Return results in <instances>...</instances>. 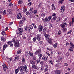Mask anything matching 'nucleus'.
<instances>
[{"label":"nucleus","instance_id":"f257e3e1","mask_svg":"<svg viewBox=\"0 0 74 74\" xmlns=\"http://www.w3.org/2000/svg\"><path fill=\"white\" fill-rule=\"evenodd\" d=\"M44 36L46 38V40H48V41L49 43L51 44H52V39L49 38V34H45Z\"/></svg>","mask_w":74,"mask_h":74},{"label":"nucleus","instance_id":"f03ea898","mask_svg":"<svg viewBox=\"0 0 74 74\" xmlns=\"http://www.w3.org/2000/svg\"><path fill=\"white\" fill-rule=\"evenodd\" d=\"M14 46L16 48L18 47L19 46V42L18 41H15V38H13L12 41V42H14Z\"/></svg>","mask_w":74,"mask_h":74},{"label":"nucleus","instance_id":"7ed1b4c3","mask_svg":"<svg viewBox=\"0 0 74 74\" xmlns=\"http://www.w3.org/2000/svg\"><path fill=\"white\" fill-rule=\"evenodd\" d=\"M21 66L22 67V68L21 70L23 72V71H25V73H27V66H26L25 65L23 66Z\"/></svg>","mask_w":74,"mask_h":74},{"label":"nucleus","instance_id":"20e7f679","mask_svg":"<svg viewBox=\"0 0 74 74\" xmlns=\"http://www.w3.org/2000/svg\"><path fill=\"white\" fill-rule=\"evenodd\" d=\"M22 66H18V68L15 70V72L16 74H17L18 73L19 71V70H20V71L21 72V70L22 71L21 69H22Z\"/></svg>","mask_w":74,"mask_h":74},{"label":"nucleus","instance_id":"39448f33","mask_svg":"<svg viewBox=\"0 0 74 74\" xmlns=\"http://www.w3.org/2000/svg\"><path fill=\"white\" fill-rule=\"evenodd\" d=\"M67 25V23H66L65 22H64L61 25V27H62V28H64V27H66L65 25Z\"/></svg>","mask_w":74,"mask_h":74},{"label":"nucleus","instance_id":"423d86ee","mask_svg":"<svg viewBox=\"0 0 74 74\" xmlns=\"http://www.w3.org/2000/svg\"><path fill=\"white\" fill-rule=\"evenodd\" d=\"M36 39H37L39 41L41 40V36L40 35H37V37H36Z\"/></svg>","mask_w":74,"mask_h":74},{"label":"nucleus","instance_id":"0eeeda50","mask_svg":"<svg viewBox=\"0 0 74 74\" xmlns=\"http://www.w3.org/2000/svg\"><path fill=\"white\" fill-rule=\"evenodd\" d=\"M43 29V27L41 26V25H39L38 29L39 31H42Z\"/></svg>","mask_w":74,"mask_h":74},{"label":"nucleus","instance_id":"6e6552de","mask_svg":"<svg viewBox=\"0 0 74 74\" xmlns=\"http://www.w3.org/2000/svg\"><path fill=\"white\" fill-rule=\"evenodd\" d=\"M60 11L61 12H63L64 11V6H62L61 7Z\"/></svg>","mask_w":74,"mask_h":74},{"label":"nucleus","instance_id":"1a4fd4ad","mask_svg":"<svg viewBox=\"0 0 74 74\" xmlns=\"http://www.w3.org/2000/svg\"><path fill=\"white\" fill-rule=\"evenodd\" d=\"M7 11L9 12V13L10 14H12L13 13V11L11 9H7Z\"/></svg>","mask_w":74,"mask_h":74},{"label":"nucleus","instance_id":"9d476101","mask_svg":"<svg viewBox=\"0 0 74 74\" xmlns=\"http://www.w3.org/2000/svg\"><path fill=\"white\" fill-rule=\"evenodd\" d=\"M32 68L35 69H37V70H38V66L36 65H33L32 66Z\"/></svg>","mask_w":74,"mask_h":74},{"label":"nucleus","instance_id":"9b49d317","mask_svg":"<svg viewBox=\"0 0 74 74\" xmlns=\"http://www.w3.org/2000/svg\"><path fill=\"white\" fill-rule=\"evenodd\" d=\"M41 51L40 49H38V50L36 51L35 52L36 54H37V55H38L39 53H41Z\"/></svg>","mask_w":74,"mask_h":74},{"label":"nucleus","instance_id":"f8f14e48","mask_svg":"<svg viewBox=\"0 0 74 74\" xmlns=\"http://www.w3.org/2000/svg\"><path fill=\"white\" fill-rule=\"evenodd\" d=\"M19 14H18L17 18L18 19H21L22 18V16H21V13H19Z\"/></svg>","mask_w":74,"mask_h":74},{"label":"nucleus","instance_id":"ddd939ff","mask_svg":"<svg viewBox=\"0 0 74 74\" xmlns=\"http://www.w3.org/2000/svg\"><path fill=\"white\" fill-rule=\"evenodd\" d=\"M29 27L30 28V29H29V31H31V30L33 29V26H32V25H29Z\"/></svg>","mask_w":74,"mask_h":74},{"label":"nucleus","instance_id":"4468645a","mask_svg":"<svg viewBox=\"0 0 74 74\" xmlns=\"http://www.w3.org/2000/svg\"><path fill=\"white\" fill-rule=\"evenodd\" d=\"M27 30H29V29L28 28V27L26 26L24 27V31L26 32V31H27Z\"/></svg>","mask_w":74,"mask_h":74},{"label":"nucleus","instance_id":"2eb2a0df","mask_svg":"<svg viewBox=\"0 0 74 74\" xmlns=\"http://www.w3.org/2000/svg\"><path fill=\"white\" fill-rule=\"evenodd\" d=\"M42 59L43 60H45V61H46L47 60V58L45 56L43 57L42 58Z\"/></svg>","mask_w":74,"mask_h":74},{"label":"nucleus","instance_id":"dca6fc26","mask_svg":"<svg viewBox=\"0 0 74 74\" xmlns=\"http://www.w3.org/2000/svg\"><path fill=\"white\" fill-rule=\"evenodd\" d=\"M52 8L53 10H56V8L55 7V6H54V5L52 4Z\"/></svg>","mask_w":74,"mask_h":74},{"label":"nucleus","instance_id":"f3484780","mask_svg":"<svg viewBox=\"0 0 74 74\" xmlns=\"http://www.w3.org/2000/svg\"><path fill=\"white\" fill-rule=\"evenodd\" d=\"M30 63H31V64H32L33 65H34V64H35V62H34V61L33 60H30Z\"/></svg>","mask_w":74,"mask_h":74},{"label":"nucleus","instance_id":"a211bd4d","mask_svg":"<svg viewBox=\"0 0 74 74\" xmlns=\"http://www.w3.org/2000/svg\"><path fill=\"white\" fill-rule=\"evenodd\" d=\"M33 8H30V11H31L30 13H31V14H32V13H33Z\"/></svg>","mask_w":74,"mask_h":74},{"label":"nucleus","instance_id":"6ab92c4d","mask_svg":"<svg viewBox=\"0 0 74 74\" xmlns=\"http://www.w3.org/2000/svg\"><path fill=\"white\" fill-rule=\"evenodd\" d=\"M18 31L19 32H23V29L19 28L18 29Z\"/></svg>","mask_w":74,"mask_h":74},{"label":"nucleus","instance_id":"aec40b11","mask_svg":"<svg viewBox=\"0 0 74 74\" xmlns=\"http://www.w3.org/2000/svg\"><path fill=\"white\" fill-rule=\"evenodd\" d=\"M1 40L2 41H3L4 42L5 41V38H3V37H2L1 38Z\"/></svg>","mask_w":74,"mask_h":74},{"label":"nucleus","instance_id":"412c9836","mask_svg":"<svg viewBox=\"0 0 74 74\" xmlns=\"http://www.w3.org/2000/svg\"><path fill=\"white\" fill-rule=\"evenodd\" d=\"M63 32H67V28H64L62 29Z\"/></svg>","mask_w":74,"mask_h":74},{"label":"nucleus","instance_id":"4be33fe9","mask_svg":"<svg viewBox=\"0 0 74 74\" xmlns=\"http://www.w3.org/2000/svg\"><path fill=\"white\" fill-rule=\"evenodd\" d=\"M56 62H62V59L60 58V59L57 60Z\"/></svg>","mask_w":74,"mask_h":74},{"label":"nucleus","instance_id":"5701e85b","mask_svg":"<svg viewBox=\"0 0 74 74\" xmlns=\"http://www.w3.org/2000/svg\"><path fill=\"white\" fill-rule=\"evenodd\" d=\"M56 74H60V71L58 70L56 71Z\"/></svg>","mask_w":74,"mask_h":74},{"label":"nucleus","instance_id":"b1692460","mask_svg":"<svg viewBox=\"0 0 74 74\" xmlns=\"http://www.w3.org/2000/svg\"><path fill=\"white\" fill-rule=\"evenodd\" d=\"M23 3V1H22L21 0H19V1H18V4H22Z\"/></svg>","mask_w":74,"mask_h":74},{"label":"nucleus","instance_id":"393cba45","mask_svg":"<svg viewBox=\"0 0 74 74\" xmlns=\"http://www.w3.org/2000/svg\"><path fill=\"white\" fill-rule=\"evenodd\" d=\"M29 55L32 56H33V53L29 51Z\"/></svg>","mask_w":74,"mask_h":74},{"label":"nucleus","instance_id":"a878e982","mask_svg":"<svg viewBox=\"0 0 74 74\" xmlns=\"http://www.w3.org/2000/svg\"><path fill=\"white\" fill-rule=\"evenodd\" d=\"M25 57L24 56L23 57L22 61L23 63H25Z\"/></svg>","mask_w":74,"mask_h":74},{"label":"nucleus","instance_id":"bb28decb","mask_svg":"<svg viewBox=\"0 0 74 74\" xmlns=\"http://www.w3.org/2000/svg\"><path fill=\"white\" fill-rule=\"evenodd\" d=\"M38 56L39 59H41V58L42 56V54L40 53L38 54Z\"/></svg>","mask_w":74,"mask_h":74},{"label":"nucleus","instance_id":"cd10ccee","mask_svg":"<svg viewBox=\"0 0 74 74\" xmlns=\"http://www.w3.org/2000/svg\"><path fill=\"white\" fill-rule=\"evenodd\" d=\"M23 12H25L27 11V9L26 8H24L23 9Z\"/></svg>","mask_w":74,"mask_h":74},{"label":"nucleus","instance_id":"c85d7f7f","mask_svg":"<svg viewBox=\"0 0 74 74\" xmlns=\"http://www.w3.org/2000/svg\"><path fill=\"white\" fill-rule=\"evenodd\" d=\"M3 68H7V66L6 65L4 64H3Z\"/></svg>","mask_w":74,"mask_h":74},{"label":"nucleus","instance_id":"c756f323","mask_svg":"<svg viewBox=\"0 0 74 74\" xmlns=\"http://www.w3.org/2000/svg\"><path fill=\"white\" fill-rule=\"evenodd\" d=\"M57 46L58 44H57V43H56L53 45V47L54 48H56V47H57Z\"/></svg>","mask_w":74,"mask_h":74},{"label":"nucleus","instance_id":"7c9ffc66","mask_svg":"<svg viewBox=\"0 0 74 74\" xmlns=\"http://www.w3.org/2000/svg\"><path fill=\"white\" fill-rule=\"evenodd\" d=\"M20 24H21V25L22 24H23V21L22 20H21L19 22Z\"/></svg>","mask_w":74,"mask_h":74},{"label":"nucleus","instance_id":"2f4dec72","mask_svg":"<svg viewBox=\"0 0 74 74\" xmlns=\"http://www.w3.org/2000/svg\"><path fill=\"white\" fill-rule=\"evenodd\" d=\"M70 44L71 45V47H73V48H74V45L73 43L72 42H70Z\"/></svg>","mask_w":74,"mask_h":74},{"label":"nucleus","instance_id":"473e14b6","mask_svg":"<svg viewBox=\"0 0 74 74\" xmlns=\"http://www.w3.org/2000/svg\"><path fill=\"white\" fill-rule=\"evenodd\" d=\"M70 44L71 45V47H73V48H74V45L73 43L72 42H70Z\"/></svg>","mask_w":74,"mask_h":74},{"label":"nucleus","instance_id":"72a5a7b5","mask_svg":"<svg viewBox=\"0 0 74 74\" xmlns=\"http://www.w3.org/2000/svg\"><path fill=\"white\" fill-rule=\"evenodd\" d=\"M4 34H5V31H3L1 32V34L2 35H4Z\"/></svg>","mask_w":74,"mask_h":74},{"label":"nucleus","instance_id":"f704fd0d","mask_svg":"<svg viewBox=\"0 0 74 74\" xmlns=\"http://www.w3.org/2000/svg\"><path fill=\"white\" fill-rule=\"evenodd\" d=\"M73 24V23H72V22H71V21H70V22L69 23V25L71 26V25H72Z\"/></svg>","mask_w":74,"mask_h":74},{"label":"nucleus","instance_id":"c9c22d12","mask_svg":"<svg viewBox=\"0 0 74 74\" xmlns=\"http://www.w3.org/2000/svg\"><path fill=\"white\" fill-rule=\"evenodd\" d=\"M37 10H34V14H35V15H36L37 14Z\"/></svg>","mask_w":74,"mask_h":74},{"label":"nucleus","instance_id":"e433bc0d","mask_svg":"<svg viewBox=\"0 0 74 74\" xmlns=\"http://www.w3.org/2000/svg\"><path fill=\"white\" fill-rule=\"evenodd\" d=\"M32 25H33V26H34V27L35 29H36V28H37V27L36 26L35 24L32 23Z\"/></svg>","mask_w":74,"mask_h":74},{"label":"nucleus","instance_id":"4c0bfd02","mask_svg":"<svg viewBox=\"0 0 74 74\" xmlns=\"http://www.w3.org/2000/svg\"><path fill=\"white\" fill-rule=\"evenodd\" d=\"M3 15H5L6 14V10H5L3 12Z\"/></svg>","mask_w":74,"mask_h":74},{"label":"nucleus","instance_id":"58836bf2","mask_svg":"<svg viewBox=\"0 0 74 74\" xmlns=\"http://www.w3.org/2000/svg\"><path fill=\"white\" fill-rule=\"evenodd\" d=\"M21 73H19L18 74H25V73L23 71H20Z\"/></svg>","mask_w":74,"mask_h":74},{"label":"nucleus","instance_id":"ea45409f","mask_svg":"<svg viewBox=\"0 0 74 74\" xmlns=\"http://www.w3.org/2000/svg\"><path fill=\"white\" fill-rule=\"evenodd\" d=\"M45 16V14L44 13H42L41 14V16Z\"/></svg>","mask_w":74,"mask_h":74},{"label":"nucleus","instance_id":"a19ab883","mask_svg":"<svg viewBox=\"0 0 74 74\" xmlns=\"http://www.w3.org/2000/svg\"><path fill=\"white\" fill-rule=\"evenodd\" d=\"M53 55V53H52V52H51V53L50 56V58H52Z\"/></svg>","mask_w":74,"mask_h":74},{"label":"nucleus","instance_id":"79ce46f5","mask_svg":"<svg viewBox=\"0 0 74 74\" xmlns=\"http://www.w3.org/2000/svg\"><path fill=\"white\" fill-rule=\"evenodd\" d=\"M70 51L71 52L73 51V48L71 47L69 49Z\"/></svg>","mask_w":74,"mask_h":74},{"label":"nucleus","instance_id":"37998d69","mask_svg":"<svg viewBox=\"0 0 74 74\" xmlns=\"http://www.w3.org/2000/svg\"><path fill=\"white\" fill-rule=\"evenodd\" d=\"M32 4H33V3H32L29 2L28 3V5H32Z\"/></svg>","mask_w":74,"mask_h":74},{"label":"nucleus","instance_id":"c03bdc74","mask_svg":"<svg viewBox=\"0 0 74 74\" xmlns=\"http://www.w3.org/2000/svg\"><path fill=\"white\" fill-rule=\"evenodd\" d=\"M48 62L49 63H51V64H53V62L52 61L49 60Z\"/></svg>","mask_w":74,"mask_h":74},{"label":"nucleus","instance_id":"a18cd8bd","mask_svg":"<svg viewBox=\"0 0 74 74\" xmlns=\"http://www.w3.org/2000/svg\"><path fill=\"white\" fill-rule=\"evenodd\" d=\"M22 21H23V22L24 21H26V18H25V17L23 18L22 19Z\"/></svg>","mask_w":74,"mask_h":74},{"label":"nucleus","instance_id":"49530a36","mask_svg":"<svg viewBox=\"0 0 74 74\" xmlns=\"http://www.w3.org/2000/svg\"><path fill=\"white\" fill-rule=\"evenodd\" d=\"M25 14L27 15H29V14H30V13H29V12H27Z\"/></svg>","mask_w":74,"mask_h":74},{"label":"nucleus","instance_id":"de8ad7c7","mask_svg":"<svg viewBox=\"0 0 74 74\" xmlns=\"http://www.w3.org/2000/svg\"><path fill=\"white\" fill-rule=\"evenodd\" d=\"M5 49V45H4L3 48V52L4 51Z\"/></svg>","mask_w":74,"mask_h":74},{"label":"nucleus","instance_id":"09e8293b","mask_svg":"<svg viewBox=\"0 0 74 74\" xmlns=\"http://www.w3.org/2000/svg\"><path fill=\"white\" fill-rule=\"evenodd\" d=\"M29 53L28 52H27L25 53L26 56H28V55H29Z\"/></svg>","mask_w":74,"mask_h":74},{"label":"nucleus","instance_id":"8fccbe9b","mask_svg":"<svg viewBox=\"0 0 74 74\" xmlns=\"http://www.w3.org/2000/svg\"><path fill=\"white\" fill-rule=\"evenodd\" d=\"M40 62V59H38L37 60V63H39Z\"/></svg>","mask_w":74,"mask_h":74},{"label":"nucleus","instance_id":"3c124183","mask_svg":"<svg viewBox=\"0 0 74 74\" xmlns=\"http://www.w3.org/2000/svg\"><path fill=\"white\" fill-rule=\"evenodd\" d=\"M41 5H42L41 3H40L38 6V8H40L41 7Z\"/></svg>","mask_w":74,"mask_h":74},{"label":"nucleus","instance_id":"603ef678","mask_svg":"<svg viewBox=\"0 0 74 74\" xmlns=\"http://www.w3.org/2000/svg\"><path fill=\"white\" fill-rule=\"evenodd\" d=\"M57 21L58 22H59L60 21V18L58 17L57 18Z\"/></svg>","mask_w":74,"mask_h":74},{"label":"nucleus","instance_id":"864d4df0","mask_svg":"<svg viewBox=\"0 0 74 74\" xmlns=\"http://www.w3.org/2000/svg\"><path fill=\"white\" fill-rule=\"evenodd\" d=\"M51 18H52V16H50L49 17L48 19H49V21H50L51 19Z\"/></svg>","mask_w":74,"mask_h":74},{"label":"nucleus","instance_id":"5fc2aeb1","mask_svg":"<svg viewBox=\"0 0 74 74\" xmlns=\"http://www.w3.org/2000/svg\"><path fill=\"white\" fill-rule=\"evenodd\" d=\"M45 22L46 21L47 22L48 21V17H46L45 18Z\"/></svg>","mask_w":74,"mask_h":74},{"label":"nucleus","instance_id":"6e6d98bb","mask_svg":"<svg viewBox=\"0 0 74 74\" xmlns=\"http://www.w3.org/2000/svg\"><path fill=\"white\" fill-rule=\"evenodd\" d=\"M21 50L18 51H17L18 54H21Z\"/></svg>","mask_w":74,"mask_h":74},{"label":"nucleus","instance_id":"4d7b16f0","mask_svg":"<svg viewBox=\"0 0 74 74\" xmlns=\"http://www.w3.org/2000/svg\"><path fill=\"white\" fill-rule=\"evenodd\" d=\"M61 33H62V32H61V31L60 30L59 31L58 33V35H60V34H61Z\"/></svg>","mask_w":74,"mask_h":74},{"label":"nucleus","instance_id":"13d9d810","mask_svg":"<svg viewBox=\"0 0 74 74\" xmlns=\"http://www.w3.org/2000/svg\"><path fill=\"white\" fill-rule=\"evenodd\" d=\"M71 32H72V31H71V30H70V31H69V32H68V33H67V34H71Z\"/></svg>","mask_w":74,"mask_h":74},{"label":"nucleus","instance_id":"bf43d9fd","mask_svg":"<svg viewBox=\"0 0 74 74\" xmlns=\"http://www.w3.org/2000/svg\"><path fill=\"white\" fill-rule=\"evenodd\" d=\"M36 40H37V39H36V38H34L33 39V41H36Z\"/></svg>","mask_w":74,"mask_h":74},{"label":"nucleus","instance_id":"052dcab7","mask_svg":"<svg viewBox=\"0 0 74 74\" xmlns=\"http://www.w3.org/2000/svg\"><path fill=\"white\" fill-rule=\"evenodd\" d=\"M13 5L12 4V3H10L9 6H10V7H11V6H12Z\"/></svg>","mask_w":74,"mask_h":74},{"label":"nucleus","instance_id":"680f3d73","mask_svg":"<svg viewBox=\"0 0 74 74\" xmlns=\"http://www.w3.org/2000/svg\"><path fill=\"white\" fill-rule=\"evenodd\" d=\"M11 44V42L10 41H9L7 42V44L8 45H10V44Z\"/></svg>","mask_w":74,"mask_h":74},{"label":"nucleus","instance_id":"e2e57ef3","mask_svg":"<svg viewBox=\"0 0 74 74\" xmlns=\"http://www.w3.org/2000/svg\"><path fill=\"white\" fill-rule=\"evenodd\" d=\"M72 23H74V18L73 17L72 18Z\"/></svg>","mask_w":74,"mask_h":74},{"label":"nucleus","instance_id":"0e129e2a","mask_svg":"<svg viewBox=\"0 0 74 74\" xmlns=\"http://www.w3.org/2000/svg\"><path fill=\"white\" fill-rule=\"evenodd\" d=\"M3 69L4 71H5H5H6V69H7V67L6 68H3Z\"/></svg>","mask_w":74,"mask_h":74},{"label":"nucleus","instance_id":"69168bd1","mask_svg":"<svg viewBox=\"0 0 74 74\" xmlns=\"http://www.w3.org/2000/svg\"><path fill=\"white\" fill-rule=\"evenodd\" d=\"M57 18V17L56 16H54L53 18V19H54V20H56Z\"/></svg>","mask_w":74,"mask_h":74},{"label":"nucleus","instance_id":"338daca9","mask_svg":"<svg viewBox=\"0 0 74 74\" xmlns=\"http://www.w3.org/2000/svg\"><path fill=\"white\" fill-rule=\"evenodd\" d=\"M18 34L19 36H21V35H22V33L21 32L18 33Z\"/></svg>","mask_w":74,"mask_h":74},{"label":"nucleus","instance_id":"774afa93","mask_svg":"<svg viewBox=\"0 0 74 74\" xmlns=\"http://www.w3.org/2000/svg\"><path fill=\"white\" fill-rule=\"evenodd\" d=\"M33 60H36V58L35 57H33Z\"/></svg>","mask_w":74,"mask_h":74}]
</instances>
